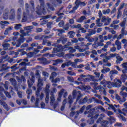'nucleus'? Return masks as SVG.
Returning a JSON list of instances; mask_svg holds the SVG:
<instances>
[{"label":"nucleus","instance_id":"nucleus-5","mask_svg":"<svg viewBox=\"0 0 127 127\" xmlns=\"http://www.w3.org/2000/svg\"><path fill=\"white\" fill-rule=\"evenodd\" d=\"M98 39H100L99 42H96L92 45L93 48H98V47L104 46V36L100 35L98 36Z\"/></svg>","mask_w":127,"mask_h":127},{"label":"nucleus","instance_id":"nucleus-17","mask_svg":"<svg viewBox=\"0 0 127 127\" xmlns=\"http://www.w3.org/2000/svg\"><path fill=\"white\" fill-rule=\"evenodd\" d=\"M20 36V38L17 40V44L16 45V47H19L21 43H23V42H24V37H23V36Z\"/></svg>","mask_w":127,"mask_h":127},{"label":"nucleus","instance_id":"nucleus-21","mask_svg":"<svg viewBox=\"0 0 127 127\" xmlns=\"http://www.w3.org/2000/svg\"><path fill=\"white\" fill-rule=\"evenodd\" d=\"M87 20V17L85 16H81L80 18L76 19V22L79 23H84L85 24V22Z\"/></svg>","mask_w":127,"mask_h":127},{"label":"nucleus","instance_id":"nucleus-44","mask_svg":"<svg viewBox=\"0 0 127 127\" xmlns=\"http://www.w3.org/2000/svg\"><path fill=\"white\" fill-rule=\"evenodd\" d=\"M35 39L36 40H43L44 39V35H38L35 37Z\"/></svg>","mask_w":127,"mask_h":127},{"label":"nucleus","instance_id":"nucleus-47","mask_svg":"<svg viewBox=\"0 0 127 127\" xmlns=\"http://www.w3.org/2000/svg\"><path fill=\"white\" fill-rule=\"evenodd\" d=\"M116 100L119 101L120 104H123V103H124V102L121 103V102H123V99H122V98H121V96H120V95H119L118 94H116Z\"/></svg>","mask_w":127,"mask_h":127},{"label":"nucleus","instance_id":"nucleus-28","mask_svg":"<svg viewBox=\"0 0 127 127\" xmlns=\"http://www.w3.org/2000/svg\"><path fill=\"white\" fill-rule=\"evenodd\" d=\"M42 86H43V79L38 78L37 83L38 89H41V87H42Z\"/></svg>","mask_w":127,"mask_h":127},{"label":"nucleus","instance_id":"nucleus-54","mask_svg":"<svg viewBox=\"0 0 127 127\" xmlns=\"http://www.w3.org/2000/svg\"><path fill=\"white\" fill-rule=\"evenodd\" d=\"M66 73L68 74V75H70V76H76V73H75L74 71H67Z\"/></svg>","mask_w":127,"mask_h":127},{"label":"nucleus","instance_id":"nucleus-37","mask_svg":"<svg viewBox=\"0 0 127 127\" xmlns=\"http://www.w3.org/2000/svg\"><path fill=\"white\" fill-rule=\"evenodd\" d=\"M116 63L117 64H121V62H122V61H123L124 60V59H123V58L121 57V56H120V55H118L117 57H116Z\"/></svg>","mask_w":127,"mask_h":127},{"label":"nucleus","instance_id":"nucleus-41","mask_svg":"<svg viewBox=\"0 0 127 127\" xmlns=\"http://www.w3.org/2000/svg\"><path fill=\"white\" fill-rule=\"evenodd\" d=\"M50 88V84H47L46 85V88L45 89V92L46 94H49V92H50V90L49 89Z\"/></svg>","mask_w":127,"mask_h":127},{"label":"nucleus","instance_id":"nucleus-56","mask_svg":"<svg viewBox=\"0 0 127 127\" xmlns=\"http://www.w3.org/2000/svg\"><path fill=\"white\" fill-rule=\"evenodd\" d=\"M121 34L124 36L127 35V31L126 30V28H124L121 29Z\"/></svg>","mask_w":127,"mask_h":127},{"label":"nucleus","instance_id":"nucleus-31","mask_svg":"<svg viewBox=\"0 0 127 127\" xmlns=\"http://www.w3.org/2000/svg\"><path fill=\"white\" fill-rule=\"evenodd\" d=\"M24 30H26L28 33H30L31 31H32V29H33V26H28L24 27Z\"/></svg>","mask_w":127,"mask_h":127},{"label":"nucleus","instance_id":"nucleus-12","mask_svg":"<svg viewBox=\"0 0 127 127\" xmlns=\"http://www.w3.org/2000/svg\"><path fill=\"white\" fill-rule=\"evenodd\" d=\"M114 81V82H113V87L115 88H120L122 86V82L121 80L115 78Z\"/></svg>","mask_w":127,"mask_h":127},{"label":"nucleus","instance_id":"nucleus-15","mask_svg":"<svg viewBox=\"0 0 127 127\" xmlns=\"http://www.w3.org/2000/svg\"><path fill=\"white\" fill-rule=\"evenodd\" d=\"M68 39L67 38L64 37V36H61L59 40L57 41V43H62V44H65L67 42Z\"/></svg>","mask_w":127,"mask_h":127},{"label":"nucleus","instance_id":"nucleus-4","mask_svg":"<svg viewBox=\"0 0 127 127\" xmlns=\"http://www.w3.org/2000/svg\"><path fill=\"white\" fill-rule=\"evenodd\" d=\"M75 6L72 8L70 11V13H75L76 12V10L78 9L79 6H86V3L85 2H82L81 0L75 1Z\"/></svg>","mask_w":127,"mask_h":127},{"label":"nucleus","instance_id":"nucleus-18","mask_svg":"<svg viewBox=\"0 0 127 127\" xmlns=\"http://www.w3.org/2000/svg\"><path fill=\"white\" fill-rule=\"evenodd\" d=\"M53 51L54 53L56 52H60V51H63V46L62 45H59L53 49Z\"/></svg>","mask_w":127,"mask_h":127},{"label":"nucleus","instance_id":"nucleus-62","mask_svg":"<svg viewBox=\"0 0 127 127\" xmlns=\"http://www.w3.org/2000/svg\"><path fill=\"white\" fill-rule=\"evenodd\" d=\"M71 67L73 68H77L78 65H77V63L75 62H71Z\"/></svg>","mask_w":127,"mask_h":127},{"label":"nucleus","instance_id":"nucleus-30","mask_svg":"<svg viewBox=\"0 0 127 127\" xmlns=\"http://www.w3.org/2000/svg\"><path fill=\"white\" fill-rule=\"evenodd\" d=\"M108 87L109 89H111L112 87H114V82H112L110 81H107L106 82V85H104V87Z\"/></svg>","mask_w":127,"mask_h":127},{"label":"nucleus","instance_id":"nucleus-39","mask_svg":"<svg viewBox=\"0 0 127 127\" xmlns=\"http://www.w3.org/2000/svg\"><path fill=\"white\" fill-rule=\"evenodd\" d=\"M47 9L49 11L52 10L53 11L54 10V7L53 6L51 5L49 3H47Z\"/></svg>","mask_w":127,"mask_h":127},{"label":"nucleus","instance_id":"nucleus-57","mask_svg":"<svg viewBox=\"0 0 127 127\" xmlns=\"http://www.w3.org/2000/svg\"><path fill=\"white\" fill-rule=\"evenodd\" d=\"M108 106H109L108 110H111L112 109L114 112H116V108H115V106L113 105L112 104H108Z\"/></svg>","mask_w":127,"mask_h":127},{"label":"nucleus","instance_id":"nucleus-48","mask_svg":"<svg viewBox=\"0 0 127 127\" xmlns=\"http://www.w3.org/2000/svg\"><path fill=\"white\" fill-rule=\"evenodd\" d=\"M127 23V21H123L121 23L119 24V25L122 27V28H126V24Z\"/></svg>","mask_w":127,"mask_h":127},{"label":"nucleus","instance_id":"nucleus-8","mask_svg":"<svg viewBox=\"0 0 127 127\" xmlns=\"http://www.w3.org/2000/svg\"><path fill=\"white\" fill-rule=\"evenodd\" d=\"M50 97V105L51 106H53V107L54 108V110L57 108V106H58V102H55V97L54 96V95L51 94Z\"/></svg>","mask_w":127,"mask_h":127},{"label":"nucleus","instance_id":"nucleus-53","mask_svg":"<svg viewBox=\"0 0 127 127\" xmlns=\"http://www.w3.org/2000/svg\"><path fill=\"white\" fill-rule=\"evenodd\" d=\"M45 103H46V104L49 103V93H46Z\"/></svg>","mask_w":127,"mask_h":127},{"label":"nucleus","instance_id":"nucleus-7","mask_svg":"<svg viewBox=\"0 0 127 127\" xmlns=\"http://www.w3.org/2000/svg\"><path fill=\"white\" fill-rule=\"evenodd\" d=\"M10 40L7 41H4L2 44L3 50H12L13 49V47H10V44L7 43V42H10Z\"/></svg>","mask_w":127,"mask_h":127},{"label":"nucleus","instance_id":"nucleus-19","mask_svg":"<svg viewBox=\"0 0 127 127\" xmlns=\"http://www.w3.org/2000/svg\"><path fill=\"white\" fill-rule=\"evenodd\" d=\"M120 96L123 97L122 101H120V103H125L127 101L126 98H127V93L124 91L120 92Z\"/></svg>","mask_w":127,"mask_h":127},{"label":"nucleus","instance_id":"nucleus-3","mask_svg":"<svg viewBox=\"0 0 127 127\" xmlns=\"http://www.w3.org/2000/svg\"><path fill=\"white\" fill-rule=\"evenodd\" d=\"M119 54L117 53L115 54H110L109 56H107V54H101L100 57L103 58V61L104 63H108V60H111V58H115L117 57Z\"/></svg>","mask_w":127,"mask_h":127},{"label":"nucleus","instance_id":"nucleus-6","mask_svg":"<svg viewBox=\"0 0 127 127\" xmlns=\"http://www.w3.org/2000/svg\"><path fill=\"white\" fill-rule=\"evenodd\" d=\"M95 114V109H90L88 112L85 111L84 112V115H88L87 116L88 118L92 117L93 119L97 120L99 117V114H96L94 117H93V115Z\"/></svg>","mask_w":127,"mask_h":127},{"label":"nucleus","instance_id":"nucleus-42","mask_svg":"<svg viewBox=\"0 0 127 127\" xmlns=\"http://www.w3.org/2000/svg\"><path fill=\"white\" fill-rule=\"evenodd\" d=\"M97 26L98 27H101L103 26V23H101V18H98L96 20Z\"/></svg>","mask_w":127,"mask_h":127},{"label":"nucleus","instance_id":"nucleus-22","mask_svg":"<svg viewBox=\"0 0 127 127\" xmlns=\"http://www.w3.org/2000/svg\"><path fill=\"white\" fill-rule=\"evenodd\" d=\"M50 17H51V15H47L46 16H43V20L42 22H41L40 24L41 25H44V24H46V23H47V21H46V20L45 19H48V18H50Z\"/></svg>","mask_w":127,"mask_h":127},{"label":"nucleus","instance_id":"nucleus-33","mask_svg":"<svg viewBox=\"0 0 127 127\" xmlns=\"http://www.w3.org/2000/svg\"><path fill=\"white\" fill-rule=\"evenodd\" d=\"M29 14L28 13V12L27 13L25 12H23V18L22 19V22H25L26 20H27V17H26L27 15H28Z\"/></svg>","mask_w":127,"mask_h":127},{"label":"nucleus","instance_id":"nucleus-32","mask_svg":"<svg viewBox=\"0 0 127 127\" xmlns=\"http://www.w3.org/2000/svg\"><path fill=\"white\" fill-rule=\"evenodd\" d=\"M10 18L11 19H13V18L15 17V10H14L13 9H12L10 11Z\"/></svg>","mask_w":127,"mask_h":127},{"label":"nucleus","instance_id":"nucleus-60","mask_svg":"<svg viewBox=\"0 0 127 127\" xmlns=\"http://www.w3.org/2000/svg\"><path fill=\"white\" fill-rule=\"evenodd\" d=\"M21 26L22 25L20 24H17L15 25L14 28L16 30L20 29V27H21Z\"/></svg>","mask_w":127,"mask_h":127},{"label":"nucleus","instance_id":"nucleus-25","mask_svg":"<svg viewBox=\"0 0 127 127\" xmlns=\"http://www.w3.org/2000/svg\"><path fill=\"white\" fill-rule=\"evenodd\" d=\"M9 81L11 84V85H12V86H13L14 87V89L15 90V91H17V86H16L17 84H16V80H15L14 78H10L9 79Z\"/></svg>","mask_w":127,"mask_h":127},{"label":"nucleus","instance_id":"nucleus-34","mask_svg":"<svg viewBox=\"0 0 127 127\" xmlns=\"http://www.w3.org/2000/svg\"><path fill=\"white\" fill-rule=\"evenodd\" d=\"M57 14H58V15L59 17V18L56 19V22H59V21H60V20H61V19H62V17H63V16H62V15H64V13H60L59 12H58L57 13Z\"/></svg>","mask_w":127,"mask_h":127},{"label":"nucleus","instance_id":"nucleus-63","mask_svg":"<svg viewBox=\"0 0 127 127\" xmlns=\"http://www.w3.org/2000/svg\"><path fill=\"white\" fill-rule=\"evenodd\" d=\"M122 68L123 69H125L127 70V62L124 63L122 64Z\"/></svg>","mask_w":127,"mask_h":127},{"label":"nucleus","instance_id":"nucleus-59","mask_svg":"<svg viewBox=\"0 0 127 127\" xmlns=\"http://www.w3.org/2000/svg\"><path fill=\"white\" fill-rule=\"evenodd\" d=\"M67 79L70 83H73V82H74V78L72 76H67Z\"/></svg>","mask_w":127,"mask_h":127},{"label":"nucleus","instance_id":"nucleus-26","mask_svg":"<svg viewBox=\"0 0 127 127\" xmlns=\"http://www.w3.org/2000/svg\"><path fill=\"white\" fill-rule=\"evenodd\" d=\"M54 63L53 64V66H57L58 64L63 63L64 61L62 59H59L53 61Z\"/></svg>","mask_w":127,"mask_h":127},{"label":"nucleus","instance_id":"nucleus-10","mask_svg":"<svg viewBox=\"0 0 127 127\" xmlns=\"http://www.w3.org/2000/svg\"><path fill=\"white\" fill-rule=\"evenodd\" d=\"M31 78L28 80L27 81L29 88H31V87H32V85H33L34 82H35V77H34V73L31 72Z\"/></svg>","mask_w":127,"mask_h":127},{"label":"nucleus","instance_id":"nucleus-2","mask_svg":"<svg viewBox=\"0 0 127 127\" xmlns=\"http://www.w3.org/2000/svg\"><path fill=\"white\" fill-rule=\"evenodd\" d=\"M40 90H41V89L38 88L37 90L36 91V96L37 98L35 100V105L37 107H38L39 102H40V100H41L44 98V94H43V93H41L40 94ZM39 97H40V100Z\"/></svg>","mask_w":127,"mask_h":127},{"label":"nucleus","instance_id":"nucleus-27","mask_svg":"<svg viewBox=\"0 0 127 127\" xmlns=\"http://www.w3.org/2000/svg\"><path fill=\"white\" fill-rule=\"evenodd\" d=\"M0 105H1V106H3L4 109H5L6 111H8L9 110V108H8L7 104H6V103L3 101V100H0Z\"/></svg>","mask_w":127,"mask_h":127},{"label":"nucleus","instance_id":"nucleus-36","mask_svg":"<svg viewBox=\"0 0 127 127\" xmlns=\"http://www.w3.org/2000/svg\"><path fill=\"white\" fill-rule=\"evenodd\" d=\"M63 91L64 90H61L59 93L58 97L57 98L58 104V103H59L60 102H61V100L62 99V92H63Z\"/></svg>","mask_w":127,"mask_h":127},{"label":"nucleus","instance_id":"nucleus-11","mask_svg":"<svg viewBox=\"0 0 127 127\" xmlns=\"http://www.w3.org/2000/svg\"><path fill=\"white\" fill-rule=\"evenodd\" d=\"M101 21L102 22L104 23V25H109V24H110L112 21V18H109V17L106 18V16H104L102 17Z\"/></svg>","mask_w":127,"mask_h":127},{"label":"nucleus","instance_id":"nucleus-14","mask_svg":"<svg viewBox=\"0 0 127 127\" xmlns=\"http://www.w3.org/2000/svg\"><path fill=\"white\" fill-rule=\"evenodd\" d=\"M118 73L119 71H118V70L116 69L110 71L109 76H110L111 81H113V80H114L115 76H116L117 74H118Z\"/></svg>","mask_w":127,"mask_h":127},{"label":"nucleus","instance_id":"nucleus-52","mask_svg":"<svg viewBox=\"0 0 127 127\" xmlns=\"http://www.w3.org/2000/svg\"><path fill=\"white\" fill-rule=\"evenodd\" d=\"M103 14H109L111 12V9L108 8L106 10H103L102 11Z\"/></svg>","mask_w":127,"mask_h":127},{"label":"nucleus","instance_id":"nucleus-43","mask_svg":"<svg viewBox=\"0 0 127 127\" xmlns=\"http://www.w3.org/2000/svg\"><path fill=\"white\" fill-rule=\"evenodd\" d=\"M121 42L123 44H124V48L125 49H127V40L126 39H123L122 40Z\"/></svg>","mask_w":127,"mask_h":127},{"label":"nucleus","instance_id":"nucleus-13","mask_svg":"<svg viewBox=\"0 0 127 127\" xmlns=\"http://www.w3.org/2000/svg\"><path fill=\"white\" fill-rule=\"evenodd\" d=\"M8 64H4L1 65L0 72H7V70L10 68V67L7 66Z\"/></svg>","mask_w":127,"mask_h":127},{"label":"nucleus","instance_id":"nucleus-29","mask_svg":"<svg viewBox=\"0 0 127 127\" xmlns=\"http://www.w3.org/2000/svg\"><path fill=\"white\" fill-rule=\"evenodd\" d=\"M115 45L117 46V50H121L122 49V42L119 40L115 41Z\"/></svg>","mask_w":127,"mask_h":127},{"label":"nucleus","instance_id":"nucleus-61","mask_svg":"<svg viewBox=\"0 0 127 127\" xmlns=\"http://www.w3.org/2000/svg\"><path fill=\"white\" fill-rule=\"evenodd\" d=\"M57 76V73L55 72H53L52 73V74L50 77V79H53L54 77H56Z\"/></svg>","mask_w":127,"mask_h":127},{"label":"nucleus","instance_id":"nucleus-58","mask_svg":"<svg viewBox=\"0 0 127 127\" xmlns=\"http://www.w3.org/2000/svg\"><path fill=\"white\" fill-rule=\"evenodd\" d=\"M4 9V6H3V4L0 3V14H1V13H2V11H3Z\"/></svg>","mask_w":127,"mask_h":127},{"label":"nucleus","instance_id":"nucleus-64","mask_svg":"<svg viewBox=\"0 0 127 127\" xmlns=\"http://www.w3.org/2000/svg\"><path fill=\"white\" fill-rule=\"evenodd\" d=\"M63 29L64 30H68L69 29V23H66L63 27Z\"/></svg>","mask_w":127,"mask_h":127},{"label":"nucleus","instance_id":"nucleus-45","mask_svg":"<svg viewBox=\"0 0 127 127\" xmlns=\"http://www.w3.org/2000/svg\"><path fill=\"white\" fill-rule=\"evenodd\" d=\"M67 34L69 35V38H73L75 34V33L73 31H70L67 33Z\"/></svg>","mask_w":127,"mask_h":127},{"label":"nucleus","instance_id":"nucleus-1","mask_svg":"<svg viewBox=\"0 0 127 127\" xmlns=\"http://www.w3.org/2000/svg\"><path fill=\"white\" fill-rule=\"evenodd\" d=\"M41 6L38 5L36 7L37 10L36 12H37V14L38 15H41V14H45L46 13V10L45 9V7H44V0H39Z\"/></svg>","mask_w":127,"mask_h":127},{"label":"nucleus","instance_id":"nucleus-24","mask_svg":"<svg viewBox=\"0 0 127 127\" xmlns=\"http://www.w3.org/2000/svg\"><path fill=\"white\" fill-rule=\"evenodd\" d=\"M9 24V22L7 21H0V27L1 28L3 29V28H5V25H8Z\"/></svg>","mask_w":127,"mask_h":127},{"label":"nucleus","instance_id":"nucleus-46","mask_svg":"<svg viewBox=\"0 0 127 127\" xmlns=\"http://www.w3.org/2000/svg\"><path fill=\"white\" fill-rule=\"evenodd\" d=\"M62 90H64L63 92H62V96H63L64 98H66L67 96H68V92L64 89H62Z\"/></svg>","mask_w":127,"mask_h":127},{"label":"nucleus","instance_id":"nucleus-38","mask_svg":"<svg viewBox=\"0 0 127 127\" xmlns=\"http://www.w3.org/2000/svg\"><path fill=\"white\" fill-rule=\"evenodd\" d=\"M121 80L123 83H125L126 80H127V75L126 74H122L121 75Z\"/></svg>","mask_w":127,"mask_h":127},{"label":"nucleus","instance_id":"nucleus-20","mask_svg":"<svg viewBox=\"0 0 127 127\" xmlns=\"http://www.w3.org/2000/svg\"><path fill=\"white\" fill-rule=\"evenodd\" d=\"M38 61H40V63L41 64H44V65H46L48 64V62H47V59L45 58H39L37 59Z\"/></svg>","mask_w":127,"mask_h":127},{"label":"nucleus","instance_id":"nucleus-40","mask_svg":"<svg viewBox=\"0 0 127 127\" xmlns=\"http://www.w3.org/2000/svg\"><path fill=\"white\" fill-rule=\"evenodd\" d=\"M12 28L13 27L12 26L6 28L4 33V35H7V34H8V32L11 30H12Z\"/></svg>","mask_w":127,"mask_h":127},{"label":"nucleus","instance_id":"nucleus-16","mask_svg":"<svg viewBox=\"0 0 127 127\" xmlns=\"http://www.w3.org/2000/svg\"><path fill=\"white\" fill-rule=\"evenodd\" d=\"M67 103L69 105V108H71L72 107V104L74 103V100L72 98L71 95H69L67 99H66Z\"/></svg>","mask_w":127,"mask_h":127},{"label":"nucleus","instance_id":"nucleus-50","mask_svg":"<svg viewBox=\"0 0 127 127\" xmlns=\"http://www.w3.org/2000/svg\"><path fill=\"white\" fill-rule=\"evenodd\" d=\"M67 50H69V53H74V52H76V50L74 49V48H73L72 47H69Z\"/></svg>","mask_w":127,"mask_h":127},{"label":"nucleus","instance_id":"nucleus-9","mask_svg":"<svg viewBox=\"0 0 127 127\" xmlns=\"http://www.w3.org/2000/svg\"><path fill=\"white\" fill-rule=\"evenodd\" d=\"M72 97L73 99H76V97H77L76 98V102H78L79 100L82 97V95L81 94V91L77 90H73L72 92Z\"/></svg>","mask_w":127,"mask_h":127},{"label":"nucleus","instance_id":"nucleus-49","mask_svg":"<svg viewBox=\"0 0 127 127\" xmlns=\"http://www.w3.org/2000/svg\"><path fill=\"white\" fill-rule=\"evenodd\" d=\"M3 19H7L8 18V10L3 14Z\"/></svg>","mask_w":127,"mask_h":127},{"label":"nucleus","instance_id":"nucleus-35","mask_svg":"<svg viewBox=\"0 0 127 127\" xmlns=\"http://www.w3.org/2000/svg\"><path fill=\"white\" fill-rule=\"evenodd\" d=\"M66 104H67V99H64L63 102V105L61 107V111H64L65 110V107H66Z\"/></svg>","mask_w":127,"mask_h":127},{"label":"nucleus","instance_id":"nucleus-23","mask_svg":"<svg viewBox=\"0 0 127 127\" xmlns=\"http://www.w3.org/2000/svg\"><path fill=\"white\" fill-rule=\"evenodd\" d=\"M54 31H57L59 33L58 34V36H62L63 33H65V30L64 29H56L54 28L53 29Z\"/></svg>","mask_w":127,"mask_h":127},{"label":"nucleus","instance_id":"nucleus-51","mask_svg":"<svg viewBox=\"0 0 127 127\" xmlns=\"http://www.w3.org/2000/svg\"><path fill=\"white\" fill-rule=\"evenodd\" d=\"M88 102V97L85 96L84 98L80 100L81 104H86Z\"/></svg>","mask_w":127,"mask_h":127},{"label":"nucleus","instance_id":"nucleus-55","mask_svg":"<svg viewBox=\"0 0 127 127\" xmlns=\"http://www.w3.org/2000/svg\"><path fill=\"white\" fill-rule=\"evenodd\" d=\"M75 115H77V116H79V111H76V112H74L73 111H71L70 113V117H74Z\"/></svg>","mask_w":127,"mask_h":127}]
</instances>
